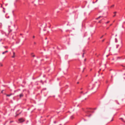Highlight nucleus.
<instances>
[{
	"label": "nucleus",
	"mask_w": 125,
	"mask_h": 125,
	"mask_svg": "<svg viewBox=\"0 0 125 125\" xmlns=\"http://www.w3.org/2000/svg\"><path fill=\"white\" fill-rule=\"evenodd\" d=\"M101 21H99L98 22L99 23H101Z\"/></svg>",
	"instance_id": "nucleus-21"
},
{
	"label": "nucleus",
	"mask_w": 125,
	"mask_h": 125,
	"mask_svg": "<svg viewBox=\"0 0 125 125\" xmlns=\"http://www.w3.org/2000/svg\"><path fill=\"white\" fill-rule=\"evenodd\" d=\"M104 40H102V42H103L104 41Z\"/></svg>",
	"instance_id": "nucleus-39"
},
{
	"label": "nucleus",
	"mask_w": 125,
	"mask_h": 125,
	"mask_svg": "<svg viewBox=\"0 0 125 125\" xmlns=\"http://www.w3.org/2000/svg\"><path fill=\"white\" fill-rule=\"evenodd\" d=\"M95 2H94V1H93V3H95Z\"/></svg>",
	"instance_id": "nucleus-32"
},
{
	"label": "nucleus",
	"mask_w": 125,
	"mask_h": 125,
	"mask_svg": "<svg viewBox=\"0 0 125 125\" xmlns=\"http://www.w3.org/2000/svg\"><path fill=\"white\" fill-rule=\"evenodd\" d=\"M47 39V38H45V39Z\"/></svg>",
	"instance_id": "nucleus-44"
},
{
	"label": "nucleus",
	"mask_w": 125,
	"mask_h": 125,
	"mask_svg": "<svg viewBox=\"0 0 125 125\" xmlns=\"http://www.w3.org/2000/svg\"><path fill=\"white\" fill-rule=\"evenodd\" d=\"M115 16H116V14H115V15H114L113 16V17H115Z\"/></svg>",
	"instance_id": "nucleus-22"
},
{
	"label": "nucleus",
	"mask_w": 125,
	"mask_h": 125,
	"mask_svg": "<svg viewBox=\"0 0 125 125\" xmlns=\"http://www.w3.org/2000/svg\"><path fill=\"white\" fill-rule=\"evenodd\" d=\"M117 13L116 12H114V13L115 14H116V13Z\"/></svg>",
	"instance_id": "nucleus-19"
},
{
	"label": "nucleus",
	"mask_w": 125,
	"mask_h": 125,
	"mask_svg": "<svg viewBox=\"0 0 125 125\" xmlns=\"http://www.w3.org/2000/svg\"><path fill=\"white\" fill-rule=\"evenodd\" d=\"M3 9H4V8H3Z\"/></svg>",
	"instance_id": "nucleus-47"
},
{
	"label": "nucleus",
	"mask_w": 125,
	"mask_h": 125,
	"mask_svg": "<svg viewBox=\"0 0 125 125\" xmlns=\"http://www.w3.org/2000/svg\"><path fill=\"white\" fill-rule=\"evenodd\" d=\"M83 54H84V53H83V55H82V57H83V56H84Z\"/></svg>",
	"instance_id": "nucleus-38"
},
{
	"label": "nucleus",
	"mask_w": 125,
	"mask_h": 125,
	"mask_svg": "<svg viewBox=\"0 0 125 125\" xmlns=\"http://www.w3.org/2000/svg\"><path fill=\"white\" fill-rule=\"evenodd\" d=\"M41 83H42V84H43V83L42 82V81H41Z\"/></svg>",
	"instance_id": "nucleus-26"
},
{
	"label": "nucleus",
	"mask_w": 125,
	"mask_h": 125,
	"mask_svg": "<svg viewBox=\"0 0 125 125\" xmlns=\"http://www.w3.org/2000/svg\"><path fill=\"white\" fill-rule=\"evenodd\" d=\"M102 17V16H99L98 18H96L95 19H96V20H97L98 19H99V18H100V17Z\"/></svg>",
	"instance_id": "nucleus-10"
},
{
	"label": "nucleus",
	"mask_w": 125,
	"mask_h": 125,
	"mask_svg": "<svg viewBox=\"0 0 125 125\" xmlns=\"http://www.w3.org/2000/svg\"><path fill=\"white\" fill-rule=\"evenodd\" d=\"M3 12L4 13H5V11L4 10H3Z\"/></svg>",
	"instance_id": "nucleus-30"
},
{
	"label": "nucleus",
	"mask_w": 125,
	"mask_h": 125,
	"mask_svg": "<svg viewBox=\"0 0 125 125\" xmlns=\"http://www.w3.org/2000/svg\"><path fill=\"white\" fill-rule=\"evenodd\" d=\"M12 122V121H10V123H11V122Z\"/></svg>",
	"instance_id": "nucleus-43"
},
{
	"label": "nucleus",
	"mask_w": 125,
	"mask_h": 125,
	"mask_svg": "<svg viewBox=\"0 0 125 125\" xmlns=\"http://www.w3.org/2000/svg\"><path fill=\"white\" fill-rule=\"evenodd\" d=\"M117 104H119V103H118Z\"/></svg>",
	"instance_id": "nucleus-45"
},
{
	"label": "nucleus",
	"mask_w": 125,
	"mask_h": 125,
	"mask_svg": "<svg viewBox=\"0 0 125 125\" xmlns=\"http://www.w3.org/2000/svg\"><path fill=\"white\" fill-rule=\"evenodd\" d=\"M23 94L22 93H21V94H20V97L21 98V97H23Z\"/></svg>",
	"instance_id": "nucleus-6"
},
{
	"label": "nucleus",
	"mask_w": 125,
	"mask_h": 125,
	"mask_svg": "<svg viewBox=\"0 0 125 125\" xmlns=\"http://www.w3.org/2000/svg\"><path fill=\"white\" fill-rule=\"evenodd\" d=\"M93 110L91 108H87L84 111L86 114V115L88 117H90L91 115V113L93 112Z\"/></svg>",
	"instance_id": "nucleus-2"
},
{
	"label": "nucleus",
	"mask_w": 125,
	"mask_h": 125,
	"mask_svg": "<svg viewBox=\"0 0 125 125\" xmlns=\"http://www.w3.org/2000/svg\"><path fill=\"white\" fill-rule=\"evenodd\" d=\"M85 69V68H83V71L84 70V69Z\"/></svg>",
	"instance_id": "nucleus-37"
},
{
	"label": "nucleus",
	"mask_w": 125,
	"mask_h": 125,
	"mask_svg": "<svg viewBox=\"0 0 125 125\" xmlns=\"http://www.w3.org/2000/svg\"><path fill=\"white\" fill-rule=\"evenodd\" d=\"M54 122V123H56V122Z\"/></svg>",
	"instance_id": "nucleus-42"
},
{
	"label": "nucleus",
	"mask_w": 125,
	"mask_h": 125,
	"mask_svg": "<svg viewBox=\"0 0 125 125\" xmlns=\"http://www.w3.org/2000/svg\"><path fill=\"white\" fill-rule=\"evenodd\" d=\"M74 118V116L73 115H72L70 117V118L71 119H73Z\"/></svg>",
	"instance_id": "nucleus-9"
},
{
	"label": "nucleus",
	"mask_w": 125,
	"mask_h": 125,
	"mask_svg": "<svg viewBox=\"0 0 125 125\" xmlns=\"http://www.w3.org/2000/svg\"><path fill=\"white\" fill-rule=\"evenodd\" d=\"M97 1H98V0H96V1L95 2H96Z\"/></svg>",
	"instance_id": "nucleus-40"
},
{
	"label": "nucleus",
	"mask_w": 125,
	"mask_h": 125,
	"mask_svg": "<svg viewBox=\"0 0 125 125\" xmlns=\"http://www.w3.org/2000/svg\"><path fill=\"white\" fill-rule=\"evenodd\" d=\"M22 35V34H21V35Z\"/></svg>",
	"instance_id": "nucleus-46"
},
{
	"label": "nucleus",
	"mask_w": 125,
	"mask_h": 125,
	"mask_svg": "<svg viewBox=\"0 0 125 125\" xmlns=\"http://www.w3.org/2000/svg\"><path fill=\"white\" fill-rule=\"evenodd\" d=\"M19 42H16V43H19Z\"/></svg>",
	"instance_id": "nucleus-29"
},
{
	"label": "nucleus",
	"mask_w": 125,
	"mask_h": 125,
	"mask_svg": "<svg viewBox=\"0 0 125 125\" xmlns=\"http://www.w3.org/2000/svg\"><path fill=\"white\" fill-rule=\"evenodd\" d=\"M28 121H27V122H26V124H27V123L28 122Z\"/></svg>",
	"instance_id": "nucleus-34"
},
{
	"label": "nucleus",
	"mask_w": 125,
	"mask_h": 125,
	"mask_svg": "<svg viewBox=\"0 0 125 125\" xmlns=\"http://www.w3.org/2000/svg\"><path fill=\"white\" fill-rule=\"evenodd\" d=\"M32 37L33 38H34L35 37L34 36H33Z\"/></svg>",
	"instance_id": "nucleus-24"
},
{
	"label": "nucleus",
	"mask_w": 125,
	"mask_h": 125,
	"mask_svg": "<svg viewBox=\"0 0 125 125\" xmlns=\"http://www.w3.org/2000/svg\"><path fill=\"white\" fill-rule=\"evenodd\" d=\"M103 35L101 37H100V38H101V39L103 37Z\"/></svg>",
	"instance_id": "nucleus-27"
},
{
	"label": "nucleus",
	"mask_w": 125,
	"mask_h": 125,
	"mask_svg": "<svg viewBox=\"0 0 125 125\" xmlns=\"http://www.w3.org/2000/svg\"><path fill=\"white\" fill-rule=\"evenodd\" d=\"M112 24H111L110 25V26H111L112 25Z\"/></svg>",
	"instance_id": "nucleus-36"
},
{
	"label": "nucleus",
	"mask_w": 125,
	"mask_h": 125,
	"mask_svg": "<svg viewBox=\"0 0 125 125\" xmlns=\"http://www.w3.org/2000/svg\"><path fill=\"white\" fill-rule=\"evenodd\" d=\"M7 122V121H6V123H5V124H3V125H5L6 123Z\"/></svg>",
	"instance_id": "nucleus-20"
},
{
	"label": "nucleus",
	"mask_w": 125,
	"mask_h": 125,
	"mask_svg": "<svg viewBox=\"0 0 125 125\" xmlns=\"http://www.w3.org/2000/svg\"><path fill=\"white\" fill-rule=\"evenodd\" d=\"M120 119L121 120L123 121L124 122V119H123V118H120Z\"/></svg>",
	"instance_id": "nucleus-12"
},
{
	"label": "nucleus",
	"mask_w": 125,
	"mask_h": 125,
	"mask_svg": "<svg viewBox=\"0 0 125 125\" xmlns=\"http://www.w3.org/2000/svg\"><path fill=\"white\" fill-rule=\"evenodd\" d=\"M46 88H43L42 89V91H43L44 90H46Z\"/></svg>",
	"instance_id": "nucleus-17"
},
{
	"label": "nucleus",
	"mask_w": 125,
	"mask_h": 125,
	"mask_svg": "<svg viewBox=\"0 0 125 125\" xmlns=\"http://www.w3.org/2000/svg\"><path fill=\"white\" fill-rule=\"evenodd\" d=\"M113 120V119H112L111 120V121H112Z\"/></svg>",
	"instance_id": "nucleus-31"
},
{
	"label": "nucleus",
	"mask_w": 125,
	"mask_h": 125,
	"mask_svg": "<svg viewBox=\"0 0 125 125\" xmlns=\"http://www.w3.org/2000/svg\"><path fill=\"white\" fill-rule=\"evenodd\" d=\"M108 82V80H107L106 81V83H107Z\"/></svg>",
	"instance_id": "nucleus-18"
},
{
	"label": "nucleus",
	"mask_w": 125,
	"mask_h": 125,
	"mask_svg": "<svg viewBox=\"0 0 125 125\" xmlns=\"http://www.w3.org/2000/svg\"><path fill=\"white\" fill-rule=\"evenodd\" d=\"M8 52V51H6L4 52H3L2 53V54H4L6 53L7 52Z\"/></svg>",
	"instance_id": "nucleus-8"
},
{
	"label": "nucleus",
	"mask_w": 125,
	"mask_h": 125,
	"mask_svg": "<svg viewBox=\"0 0 125 125\" xmlns=\"http://www.w3.org/2000/svg\"><path fill=\"white\" fill-rule=\"evenodd\" d=\"M36 44V42H33V44L34 45H35Z\"/></svg>",
	"instance_id": "nucleus-13"
},
{
	"label": "nucleus",
	"mask_w": 125,
	"mask_h": 125,
	"mask_svg": "<svg viewBox=\"0 0 125 125\" xmlns=\"http://www.w3.org/2000/svg\"><path fill=\"white\" fill-rule=\"evenodd\" d=\"M115 42H117V40L116 39V38H115Z\"/></svg>",
	"instance_id": "nucleus-16"
},
{
	"label": "nucleus",
	"mask_w": 125,
	"mask_h": 125,
	"mask_svg": "<svg viewBox=\"0 0 125 125\" xmlns=\"http://www.w3.org/2000/svg\"><path fill=\"white\" fill-rule=\"evenodd\" d=\"M14 94H7L6 95L7 96H9V97L10 96Z\"/></svg>",
	"instance_id": "nucleus-5"
},
{
	"label": "nucleus",
	"mask_w": 125,
	"mask_h": 125,
	"mask_svg": "<svg viewBox=\"0 0 125 125\" xmlns=\"http://www.w3.org/2000/svg\"><path fill=\"white\" fill-rule=\"evenodd\" d=\"M33 53H32L31 54V56L33 57H34L35 56V55H32V54H33Z\"/></svg>",
	"instance_id": "nucleus-11"
},
{
	"label": "nucleus",
	"mask_w": 125,
	"mask_h": 125,
	"mask_svg": "<svg viewBox=\"0 0 125 125\" xmlns=\"http://www.w3.org/2000/svg\"><path fill=\"white\" fill-rule=\"evenodd\" d=\"M7 5H8V4H5V5L6 6H7Z\"/></svg>",
	"instance_id": "nucleus-28"
},
{
	"label": "nucleus",
	"mask_w": 125,
	"mask_h": 125,
	"mask_svg": "<svg viewBox=\"0 0 125 125\" xmlns=\"http://www.w3.org/2000/svg\"><path fill=\"white\" fill-rule=\"evenodd\" d=\"M109 28V27H107V28H106V29H108Z\"/></svg>",
	"instance_id": "nucleus-33"
},
{
	"label": "nucleus",
	"mask_w": 125,
	"mask_h": 125,
	"mask_svg": "<svg viewBox=\"0 0 125 125\" xmlns=\"http://www.w3.org/2000/svg\"><path fill=\"white\" fill-rule=\"evenodd\" d=\"M2 66V64L1 63H0V67Z\"/></svg>",
	"instance_id": "nucleus-14"
},
{
	"label": "nucleus",
	"mask_w": 125,
	"mask_h": 125,
	"mask_svg": "<svg viewBox=\"0 0 125 125\" xmlns=\"http://www.w3.org/2000/svg\"><path fill=\"white\" fill-rule=\"evenodd\" d=\"M110 22V21H107V22H106L105 23V24H107V23H109Z\"/></svg>",
	"instance_id": "nucleus-15"
},
{
	"label": "nucleus",
	"mask_w": 125,
	"mask_h": 125,
	"mask_svg": "<svg viewBox=\"0 0 125 125\" xmlns=\"http://www.w3.org/2000/svg\"><path fill=\"white\" fill-rule=\"evenodd\" d=\"M4 47L5 48H6L7 47V46H4Z\"/></svg>",
	"instance_id": "nucleus-23"
},
{
	"label": "nucleus",
	"mask_w": 125,
	"mask_h": 125,
	"mask_svg": "<svg viewBox=\"0 0 125 125\" xmlns=\"http://www.w3.org/2000/svg\"><path fill=\"white\" fill-rule=\"evenodd\" d=\"M77 84H78V83H79V82H77Z\"/></svg>",
	"instance_id": "nucleus-41"
},
{
	"label": "nucleus",
	"mask_w": 125,
	"mask_h": 125,
	"mask_svg": "<svg viewBox=\"0 0 125 125\" xmlns=\"http://www.w3.org/2000/svg\"><path fill=\"white\" fill-rule=\"evenodd\" d=\"M114 6V5H112V6L111 7H113Z\"/></svg>",
	"instance_id": "nucleus-25"
},
{
	"label": "nucleus",
	"mask_w": 125,
	"mask_h": 125,
	"mask_svg": "<svg viewBox=\"0 0 125 125\" xmlns=\"http://www.w3.org/2000/svg\"><path fill=\"white\" fill-rule=\"evenodd\" d=\"M18 121L19 123H22L25 121V120L23 118H21L19 119Z\"/></svg>",
	"instance_id": "nucleus-4"
},
{
	"label": "nucleus",
	"mask_w": 125,
	"mask_h": 125,
	"mask_svg": "<svg viewBox=\"0 0 125 125\" xmlns=\"http://www.w3.org/2000/svg\"><path fill=\"white\" fill-rule=\"evenodd\" d=\"M13 55L12 56V58H14L15 57V53L14 52H13Z\"/></svg>",
	"instance_id": "nucleus-7"
},
{
	"label": "nucleus",
	"mask_w": 125,
	"mask_h": 125,
	"mask_svg": "<svg viewBox=\"0 0 125 125\" xmlns=\"http://www.w3.org/2000/svg\"><path fill=\"white\" fill-rule=\"evenodd\" d=\"M83 93V92L82 91V92H81L80 93H81V94H82V93Z\"/></svg>",
	"instance_id": "nucleus-35"
},
{
	"label": "nucleus",
	"mask_w": 125,
	"mask_h": 125,
	"mask_svg": "<svg viewBox=\"0 0 125 125\" xmlns=\"http://www.w3.org/2000/svg\"><path fill=\"white\" fill-rule=\"evenodd\" d=\"M88 97V95L86 96L85 94H83L81 96V100L82 102H83L86 100Z\"/></svg>",
	"instance_id": "nucleus-3"
},
{
	"label": "nucleus",
	"mask_w": 125,
	"mask_h": 125,
	"mask_svg": "<svg viewBox=\"0 0 125 125\" xmlns=\"http://www.w3.org/2000/svg\"><path fill=\"white\" fill-rule=\"evenodd\" d=\"M85 60H86V59H85V60H84V61H85Z\"/></svg>",
	"instance_id": "nucleus-48"
},
{
	"label": "nucleus",
	"mask_w": 125,
	"mask_h": 125,
	"mask_svg": "<svg viewBox=\"0 0 125 125\" xmlns=\"http://www.w3.org/2000/svg\"><path fill=\"white\" fill-rule=\"evenodd\" d=\"M99 85V84H97L96 83L94 85H92L91 84H90L88 88V89L89 90L92 89H93V88L94 87V88L95 90V92L97 91Z\"/></svg>",
	"instance_id": "nucleus-1"
}]
</instances>
